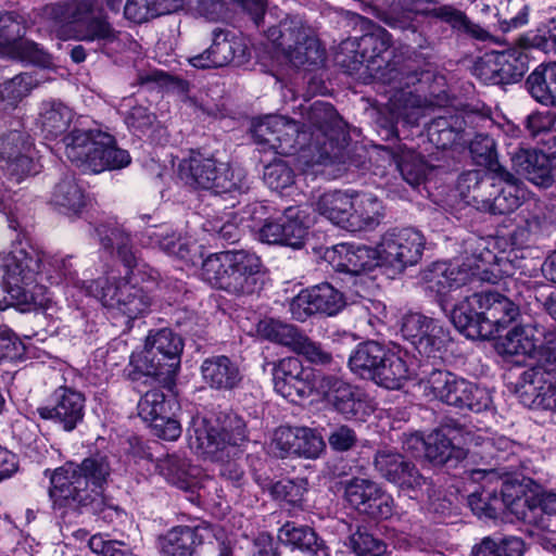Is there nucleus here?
Listing matches in <instances>:
<instances>
[{"instance_id":"nucleus-1","label":"nucleus","mask_w":556,"mask_h":556,"mask_svg":"<svg viewBox=\"0 0 556 556\" xmlns=\"http://www.w3.org/2000/svg\"><path fill=\"white\" fill-rule=\"evenodd\" d=\"M115 460L112 455L97 452L80 463L66 462L50 477L49 495L54 505L101 513L103 491L112 481Z\"/></svg>"},{"instance_id":"nucleus-2","label":"nucleus","mask_w":556,"mask_h":556,"mask_svg":"<svg viewBox=\"0 0 556 556\" xmlns=\"http://www.w3.org/2000/svg\"><path fill=\"white\" fill-rule=\"evenodd\" d=\"M96 0H66L46 5L42 16L62 40L113 42L118 31L103 13L94 14Z\"/></svg>"},{"instance_id":"nucleus-3","label":"nucleus","mask_w":556,"mask_h":556,"mask_svg":"<svg viewBox=\"0 0 556 556\" xmlns=\"http://www.w3.org/2000/svg\"><path fill=\"white\" fill-rule=\"evenodd\" d=\"M43 256L34 249L16 248L0 257L7 279V298L12 306L23 312L48 308L51 302L46 288L37 282L38 276L42 275Z\"/></svg>"},{"instance_id":"nucleus-4","label":"nucleus","mask_w":556,"mask_h":556,"mask_svg":"<svg viewBox=\"0 0 556 556\" xmlns=\"http://www.w3.org/2000/svg\"><path fill=\"white\" fill-rule=\"evenodd\" d=\"M261 258L245 250L210 254L202 263L201 277L212 287L233 295H249L261 287Z\"/></svg>"},{"instance_id":"nucleus-5","label":"nucleus","mask_w":556,"mask_h":556,"mask_svg":"<svg viewBox=\"0 0 556 556\" xmlns=\"http://www.w3.org/2000/svg\"><path fill=\"white\" fill-rule=\"evenodd\" d=\"M184 349L182 340L170 329L151 331L146 339L144 349L130 357L128 377L132 381L141 377H151L163 384L173 382L180 365Z\"/></svg>"},{"instance_id":"nucleus-6","label":"nucleus","mask_w":556,"mask_h":556,"mask_svg":"<svg viewBox=\"0 0 556 556\" xmlns=\"http://www.w3.org/2000/svg\"><path fill=\"white\" fill-rule=\"evenodd\" d=\"M519 47L504 51H491L481 56L475 64V74L484 83L501 85L519 81L529 70L530 59L528 47L544 50L556 46V28L549 29L547 36L518 39Z\"/></svg>"},{"instance_id":"nucleus-7","label":"nucleus","mask_w":556,"mask_h":556,"mask_svg":"<svg viewBox=\"0 0 556 556\" xmlns=\"http://www.w3.org/2000/svg\"><path fill=\"white\" fill-rule=\"evenodd\" d=\"M178 172L185 184L193 188L214 190L216 193H244L249 190L241 169H233L199 150L190 151L189 156L179 163Z\"/></svg>"},{"instance_id":"nucleus-8","label":"nucleus","mask_w":556,"mask_h":556,"mask_svg":"<svg viewBox=\"0 0 556 556\" xmlns=\"http://www.w3.org/2000/svg\"><path fill=\"white\" fill-rule=\"evenodd\" d=\"M357 40L366 60L368 78L378 84H399L397 76L406 79V85L420 81V73L410 63L390 60L392 37L384 28L376 26Z\"/></svg>"},{"instance_id":"nucleus-9","label":"nucleus","mask_w":556,"mask_h":556,"mask_svg":"<svg viewBox=\"0 0 556 556\" xmlns=\"http://www.w3.org/2000/svg\"><path fill=\"white\" fill-rule=\"evenodd\" d=\"M419 384L425 396L460 409L480 413L492 403L486 389L448 370L433 369Z\"/></svg>"},{"instance_id":"nucleus-10","label":"nucleus","mask_w":556,"mask_h":556,"mask_svg":"<svg viewBox=\"0 0 556 556\" xmlns=\"http://www.w3.org/2000/svg\"><path fill=\"white\" fill-rule=\"evenodd\" d=\"M190 446L213 460H224L230 447L248 440L247 425L237 414H225L213 425L206 419H197L188 430Z\"/></svg>"},{"instance_id":"nucleus-11","label":"nucleus","mask_w":556,"mask_h":556,"mask_svg":"<svg viewBox=\"0 0 556 556\" xmlns=\"http://www.w3.org/2000/svg\"><path fill=\"white\" fill-rule=\"evenodd\" d=\"M87 291L99 299L103 306L125 317L127 327L135 319L148 314L152 305L150 294L126 278L100 277L90 281Z\"/></svg>"},{"instance_id":"nucleus-12","label":"nucleus","mask_w":556,"mask_h":556,"mask_svg":"<svg viewBox=\"0 0 556 556\" xmlns=\"http://www.w3.org/2000/svg\"><path fill=\"white\" fill-rule=\"evenodd\" d=\"M269 37L295 67L319 66L326 60V50L300 18L281 21L278 28L269 30Z\"/></svg>"},{"instance_id":"nucleus-13","label":"nucleus","mask_w":556,"mask_h":556,"mask_svg":"<svg viewBox=\"0 0 556 556\" xmlns=\"http://www.w3.org/2000/svg\"><path fill=\"white\" fill-rule=\"evenodd\" d=\"M257 334L266 341L286 346L315 365H329L332 355L313 341L298 327L275 318H264L256 324Z\"/></svg>"},{"instance_id":"nucleus-14","label":"nucleus","mask_w":556,"mask_h":556,"mask_svg":"<svg viewBox=\"0 0 556 556\" xmlns=\"http://www.w3.org/2000/svg\"><path fill=\"white\" fill-rule=\"evenodd\" d=\"M425 244V237L417 229H390L382 235L378 243L380 263L403 270L421 260Z\"/></svg>"},{"instance_id":"nucleus-15","label":"nucleus","mask_w":556,"mask_h":556,"mask_svg":"<svg viewBox=\"0 0 556 556\" xmlns=\"http://www.w3.org/2000/svg\"><path fill=\"white\" fill-rule=\"evenodd\" d=\"M374 467L383 479L408 492L410 497H418L424 491L430 495L429 479L400 453L391 448L378 450L374 457Z\"/></svg>"},{"instance_id":"nucleus-16","label":"nucleus","mask_w":556,"mask_h":556,"mask_svg":"<svg viewBox=\"0 0 556 556\" xmlns=\"http://www.w3.org/2000/svg\"><path fill=\"white\" fill-rule=\"evenodd\" d=\"M345 501L358 513L372 519H388L393 514V500L379 483L354 477L342 482Z\"/></svg>"},{"instance_id":"nucleus-17","label":"nucleus","mask_w":556,"mask_h":556,"mask_svg":"<svg viewBox=\"0 0 556 556\" xmlns=\"http://www.w3.org/2000/svg\"><path fill=\"white\" fill-rule=\"evenodd\" d=\"M252 135L257 144L268 147L278 154H292L296 151L301 136L305 131L300 129L295 121L281 115H268L255 122Z\"/></svg>"},{"instance_id":"nucleus-18","label":"nucleus","mask_w":556,"mask_h":556,"mask_svg":"<svg viewBox=\"0 0 556 556\" xmlns=\"http://www.w3.org/2000/svg\"><path fill=\"white\" fill-rule=\"evenodd\" d=\"M324 374L305 368L298 357H285L273 369L275 390L290 401L304 399L317 391V380Z\"/></svg>"},{"instance_id":"nucleus-19","label":"nucleus","mask_w":556,"mask_h":556,"mask_svg":"<svg viewBox=\"0 0 556 556\" xmlns=\"http://www.w3.org/2000/svg\"><path fill=\"white\" fill-rule=\"evenodd\" d=\"M521 489L511 483L503 484L501 493L496 490L483 489L468 496L471 510L479 517L497 518L506 510L518 519H525L527 500L520 495Z\"/></svg>"},{"instance_id":"nucleus-20","label":"nucleus","mask_w":556,"mask_h":556,"mask_svg":"<svg viewBox=\"0 0 556 556\" xmlns=\"http://www.w3.org/2000/svg\"><path fill=\"white\" fill-rule=\"evenodd\" d=\"M401 334L426 356L440 352L448 341V333L442 325L420 313H407L403 316Z\"/></svg>"},{"instance_id":"nucleus-21","label":"nucleus","mask_w":556,"mask_h":556,"mask_svg":"<svg viewBox=\"0 0 556 556\" xmlns=\"http://www.w3.org/2000/svg\"><path fill=\"white\" fill-rule=\"evenodd\" d=\"M53 405L37 408L40 418L53 420L65 431H72L83 421L85 415V396L83 393L60 387L52 394Z\"/></svg>"},{"instance_id":"nucleus-22","label":"nucleus","mask_w":556,"mask_h":556,"mask_svg":"<svg viewBox=\"0 0 556 556\" xmlns=\"http://www.w3.org/2000/svg\"><path fill=\"white\" fill-rule=\"evenodd\" d=\"M244 46L241 40L222 28L213 30V42L202 53L188 58V62L195 68H216L226 66L236 58L244 56Z\"/></svg>"},{"instance_id":"nucleus-23","label":"nucleus","mask_w":556,"mask_h":556,"mask_svg":"<svg viewBox=\"0 0 556 556\" xmlns=\"http://www.w3.org/2000/svg\"><path fill=\"white\" fill-rule=\"evenodd\" d=\"M493 179L492 191H488L485 203L480 206L481 211L492 214H508L518 208L525 198V190L518 184V179L503 166H498Z\"/></svg>"},{"instance_id":"nucleus-24","label":"nucleus","mask_w":556,"mask_h":556,"mask_svg":"<svg viewBox=\"0 0 556 556\" xmlns=\"http://www.w3.org/2000/svg\"><path fill=\"white\" fill-rule=\"evenodd\" d=\"M345 418H358L364 403L361 393L336 375H323L317 380V391Z\"/></svg>"},{"instance_id":"nucleus-25","label":"nucleus","mask_w":556,"mask_h":556,"mask_svg":"<svg viewBox=\"0 0 556 556\" xmlns=\"http://www.w3.org/2000/svg\"><path fill=\"white\" fill-rule=\"evenodd\" d=\"M399 84H382L388 89L389 110L393 117L402 119L407 125H417L419 119L425 116L428 109L427 101L410 90L413 85H406V79L397 76Z\"/></svg>"},{"instance_id":"nucleus-26","label":"nucleus","mask_w":556,"mask_h":556,"mask_svg":"<svg viewBox=\"0 0 556 556\" xmlns=\"http://www.w3.org/2000/svg\"><path fill=\"white\" fill-rule=\"evenodd\" d=\"M30 136L22 130H11L1 138L0 162L4 161L10 175L21 179L33 169Z\"/></svg>"},{"instance_id":"nucleus-27","label":"nucleus","mask_w":556,"mask_h":556,"mask_svg":"<svg viewBox=\"0 0 556 556\" xmlns=\"http://www.w3.org/2000/svg\"><path fill=\"white\" fill-rule=\"evenodd\" d=\"M513 168L539 187H551L556 181V164L541 151L518 149L511 153Z\"/></svg>"},{"instance_id":"nucleus-28","label":"nucleus","mask_w":556,"mask_h":556,"mask_svg":"<svg viewBox=\"0 0 556 556\" xmlns=\"http://www.w3.org/2000/svg\"><path fill=\"white\" fill-rule=\"evenodd\" d=\"M328 257L339 271L352 275L369 270L380 262L378 245L371 248L355 243L337 244L331 252H328Z\"/></svg>"},{"instance_id":"nucleus-29","label":"nucleus","mask_w":556,"mask_h":556,"mask_svg":"<svg viewBox=\"0 0 556 556\" xmlns=\"http://www.w3.org/2000/svg\"><path fill=\"white\" fill-rule=\"evenodd\" d=\"M306 228L303 223L293 216V208L277 220H266L260 229V239L268 244H280L300 249L304 244Z\"/></svg>"},{"instance_id":"nucleus-30","label":"nucleus","mask_w":556,"mask_h":556,"mask_svg":"<svg viewBox=\"0 0 556 556\" xmlns=\"http://www.w3.org/2000/svg\"><path fill=\"white\" fill-rule=\"evenodd\" d=\"M200 372L203 382L215 391H231L242 381L239 365L226 355H214L205 358Z\"/></svg>"},{"instance_id":"nucleus-31","label":"nucleus","mask_w":556,"mask_h":556,"mask_svg":"<svg viewBox=\"0 0 556 556\" xmlns=\"http://www.w3.org/2000/svg\"><path fill=\"white\" fill-rule=\"evenodd\" d=\"M93 144L96 146L84 167L86 170L98 174L129 165L131 159L128 151L118 148L112 136L97 131Z\"/></svg>"},{"instance_id":"nucleus-32","label":"nucleus","mask_w":556,"mask_h":556,"mask_svg":"<svg viewBox=\"0 0 556 556\" xmlns=\"http://www.w3.org/2000/svg\"><path fill=\"white\" fill-rule=\"evenodd\" d=\"M210 534V527L205 522L174 527L161 540L162 553L164 556H192L195 547Z\"/></svg>"},{"instance_id":"nucleus-33","label":"nucleus","mask_w":556,"mask_h":556,"mask_svg":"<svg viewBox=\"0 0 556 556\" xmlns=\"http://www.w3.org/2000/svg\"><path fill=\"white\" fill-rule=\"evenodd\" d=\"M523 394L532 397V404L556 412V378L543 367H533L521 375Z\"/></svg>"},{"instance_id":"nucleus-34","label":"nucleus","mask_w":556,"mask_h":556,"mask_svg":"<svg viewBox=\"0 0 556 556\" xmlns=\"http://www.w3.org/2000/svg\"><path fill=\"white\" fill-rule=\"evenodd\" d=\"M452 323L470 339H490L489 324L481 314L478 293L466 296L452 311Z\"/></svg>"},{"instance_id":"nucleus-35","label":"nucleus","mask_w":556,"mask_h":556,"mask_svg":"<svg viewBox=\"0 0 556 556\" xmlns=\"http://www.w3.org/2000/svg\"><path fill=\"white\" fill-rule=\"evenodd\" d=\"M478 298L481 314H483L484 321L489 324L490 338L519 315L518 306L510 299L498 292L486 291L478 293Z\"/></svg>"},{"instance_id":"nucleus-36","label":"nucleus","mask_w":556,"mask_h":556,"mask_svg":"<svg viewBox=\"0 0 556 556\" xmlns=\"http://www.w3.org/2000/svg\"><path fill=\"white\" fill-rule=\"evenodd\" d=\"M428 288L437 293H445L469 283L472 275L469 269L447 262H435L422 274Z\"/></svg>"},{"instance_id":"nucleus-37","label":"nucleus","mask_w":556,"mask_h":556,"mask_svg":"<svg viewBox=\"0 0 556 556\" xmlns=\"http://www.w3.org/2000/svg\"><path fill=\"white\" fill-rule=\"evenodd\" d=\"M452 430L447 427L432 431L427 438L426 457L434 465L456 466L465 459L468 453L456 444L455 438L451 435Z\"/></svg>"},{"instance_id":"nucleus-38","label":"nucleus","mask_w":556,"mask_h":556,"mask_svg":"<svg viewBox=\"0 0 556 556\" xmlns=\"http://www.w3.org/2000/svg\"><path fill=\"white\" fill-rule=\"evenodd\" d=\"M542 334L533 325H518L496 341V351L504 356H531Z\"/></svg>"},{"instance_id":"nucleus-39","label":"nucleus","mask_w":556,"mask_h":556,"mask_svg":"<svg viewBox=\"0 0 556 556\" xmlns=\"http://www.w3.org/2000/svg\"><path fill=\"white\" fill-rule=\"evenodd\" d=\"M146 236L150 245L157 247L167 254L186 262H193L198 247L191 238L181 237L165 226H151L147 228Z\"/></svg>"},{"instance_id":"nucleus-40","label":"nucleus","mask_w":556,"mask_h":556,"mask_svg":"<svg viewBox=\"0 0 556 556\" xmlns=\"http://www.w3.org/2000/svg\"><path fill=\"white\" fill-rule=\"evenodd\" d=\"M466 443H475L480 446L479 452L482 457L495 459L500 463L510 462L508 469H516L519 463V454L522 452L521 444L504 435H494L492 438L473 437L467 433L464 439Z\"/></svg>"},{"instance_id":"nucleus-41","label":"nucleus","mask_w":556,"mask_h":556,"mask_svg":"<svg viewBox=\"0 0 556 556\" xmlns=\"http://www.w3.org/2000/svg\"><path fill=\"white\" fill-rule=\"evenodd\" d=\"M419 14L426 17H433L442 23L448 24L453 29L470 35L478 40H485L489 37L486 30L473 24L462 10L450 4H434L427 9H420Z\"/></svg>"},{"instance_id":"nucleus-42","label":"nucleus","mask_w":556,"mask_h":556,"mask_svg":"<svg viewBox=\"0 0 556 556\" xmlns=\"http://www.w3.org/2000/svg\"><path fill=\"white\" fill-rule=\"evenodd\" d=\"M383 216L382 204L371 193L353 194V210L350 211L349 231L375 228Z\"/></svg>"},{"instance_id":"nucleus-43","label":"nucleus","mask_w":556,"mask_h":556,"mask_svg":"<svg viewBox=\"0 0 556 556\" xmlns=\"http://www.w3.org/2000/svg\"><path fill=\"white\" fill-rule=\"evenodd\" d=\"M410 378V370L406 361L399 354L389 350L383 357V362L379 363V367L370 376L369 380L377 386L389 389L399 390Z\"/></svg>"},{"instance_id":"nucleus-44","label":"nucleus","mask_w":556,"mask_h":556,"mask_svg":"<svg viewBox=\"0 0 556 556\" xmlns=\"http://www.w3.org/2000/svg\"><path fill=\"white\" fill-rule=\"evenodd\" d=\"M351 210L353 194L340 190L321 194L315 203V211L318 214L346 230Z\"/></svg>"},{"instance_id":"nucleus-45","label":"nucleus","mask_w":556,"mask_h":556,"mask_svg":"<svg viewBox=\"0 0 556 556\" xmlns=\"http://www.w3.org/2000/svg\"><path fill=\"white\" fill-rule=\"evenodd\" d=\"M531 96L545 105H556V63L538 66L527 78Z\"/></svg>"},{"instance_id":"nucleus-46","label":"nucleus","mask_w":556,"mask_h":556,"mask_svg":"<svg viewBox=\"0 0 556 556\" xmlns=\"http://www.w3.org/2000/svg\"><path fill=\"white\" fill-rule=\"evenodd\" d=\"M388 351L387 346L377 341L363 342L350 356V368L362 378L369 379L379 367V363L383 362Z\"/></svg>"},{"instance_id":"nucleus-47","label":"nucleus","mask_w":556,"mask_h":556,"mask_svg":"<svg viewBox=\"0 0 556 556\" xmlns=\"http://www.w3.org/2000/svg\"><path fill=\"white\" fill-rule=\"evenodd\" d=\"M465 124L457 115L438 116L428 127L429 140L439 149L451 148L462 140Z\"/></svg>"},{"instance_id":"nucleus-48","label":"nucleus","mask_w":556,"mask_h":556,"mask_svg":"<svg viewBox=\"0 0 556 556\" xmlns=\"http://www.w3.org/2000/svg\"><path fill=\"white\" fill-rule=\"evenodd\" d=\"M278 540L285 545L309 552L314 556H327L326 548L320 547L316 533L307 526L286 522L278 531Z\"/></svg>"},{"instance_id":"nucleus-49","label":"nucleus","mask_w":556,"mask_h":556,"mask_svg":"<svg viewBox=\"0 0 556 556\" xmlns=\"http://www.w3.org/2000/svg\"><path fill=\"white\" fill-rule=\"evenodd\" d=\"M51 201L68 215L80 213L86 205L84 190L72 175H66L55 185Z\"/></svg>"},{"instance_id":"nucleus-50","label":"nucleus","mask_w":556,"mask_h":556,"mask_svg":"<svg viewBox=\"0 0 556 556\" xmlns=\"http://www.w3.org/2000/svg\"><path fill=\"white\" fill-rule=\"evenodd\" d=\"M494 177V174L490 176L481 170H468L458 177L457 188L468 203L480 210L482 203H485L488 191H492Z\"/></svg>"},{"instance_id":"nucleus-51","label":"nucleus","mask_w":556,"mask_h":556,"mask_svg":"<svg viewBox=\"0 0 556 556\" xmlns=\"http://www.w3.org/2000/svg\"><path fill=\"white\" fill-rule=\"evenodd\" d=\"M72 111L61 102H46L39 115V125L48 139L63 135L72 121Z\"/></svg>"},{"instance_id":"nucleus-52","label":"nucleus","mask_w":556,"mask_h":556,"mask_svg":"<svg viewBox=\"0 0 556 556\" xmlns=\"http://www.w3.org/2000/svg\"><path fill=\"white\" fill-rule=\"evenodd\" d=\"M101 235V244L104 249L115 250L118 258L128 269L138 265V251L132 244L130 235L122 227H112L105 235Z\"/></svg>"},{"instance_id":"nucleus-53","label":"nucleus","mask_w":556,"mask_h":556,"mask_svg":"<svg viewBox=\"0 0 556 556\" xmlns=\"http://www.w3.org/2000/svg\"><path fill=\"white\" fill-rule=\"evenodd\" d=\"M98 130L74 129L63 138L65 155L77 166L85 167L89 154H91Z\"/></svg>"},{"instance_id":"nucleus-54","label":"nucleus","mask_w":556,"mask_h":556,"mask_svg":"<svg viewBox=\"0 0 556 556\" xmlns=\"http://www.w3.org/2000/svg\"><path fill=\"white\" fill-rule=\"evenodd\" d=\"M316 313L336 315L345 305L343 294L330 283H320L308 289Z\"/></svg>"},{"instance_id":"nucleus-55","label":"nucleus","mask_w":556,"mask_h":556,"mask_svg":"<svg viewBox=\"0 0 556 556\" xmlns=\"http://www.w3.org/2000/svg\"><path fill=\"white\" fill-rule=\"evenodd\" d=\"M523 552V541L516 536L504 538L500 541L484 538L472 548L473 556H522Z\"/></svg>"},{"instance_id":"nucleus-56","label":"nucleus","mask_w":556,"mask_h":556,"mask_svg":"<svg viewBox=\"0 0 556 556\" xmlns=\"http://www.w3.org/2000/svg\"><path fill=\"white\" fill-rule=\"evenodd\" d=\"M336 63L349 74L358 73L364 68L363 75L366 76V60L362 53L357 37L343 40L334 54Z\"/></svg>"},{"instance_id":"nucleus-57","label":"nucleus","mask_w":556,"mask_h":556,"mask_svg":"<svg viewBox=\"0 0 556 556\" xmlns=\"http://www.w3.org/2000/svg\"><path fill=\"white\" fill-rule=\"evenodd\" d=\"M396 166L403 179L410 186L421 184L429 170L424 157L415 151H402L396 157Z\"/></svg>"},{"instance_id":"nucleus-58","label":"nucleus","mask_w":556,"mask_h":556,"mask_svg":"<svg viewBox=\"0 0 556 556\" xmlns=\"http://www.w3.org/2000/svg\"><path fill=\"white\" fill-rule=\"evenodd\" d=\"M170 401L160 389L147 391L138 403V414L144 420L153 422L157 418L170 414Z\"/></svg>"},{"instance_id":"nucleus-59","label":"nucleus","mask_w":556,"mask_h":556,"mask_svg":"<svg viewBox=\"0 0 556 556\" xmlns=\"http://www.w3.org/2000/svg\"><path fill=\"white\" fill-rule=\"evenodd\" d=\"M305 121L309 127H314L319 130L325 137L328 135V130L338 123V114L334 108L324 101H315L306 110Z\"/></svg>"},{"instance_id":"nucleus-60","label":"nucleus","mask_w":556,"mask_h":556,"mask_svg":"<svg viewBox=\"0 0 556 556\" xmlns=\"http://www.w3.org/2000/svg\"><path fill=\"white\" fill-rule=\"evenodd\" d=\"M38 86V79L29 73H22L10 80L0 84V99L15 105L21 99L26 97L31 89Z\"/></svg>"},{"instance_id":"nucleus-61","label":"nucleus","mask_w":556,"mask_h":556,"mask_svg":"<svg viewBox=\"0 0 556 556\" xmlns=\"http://www.w3.org/2000/svg\"><path fill=\"white\" fill-rule=\"evenodd\" d=\"M23 37V26L17 17L9 12H0V55L12 53L15 42Z\"/></svg>"},{"instance_id":"nucleus-62","label":"nucleus","mask_w":556,"mask_h":556,"mask_svg":"<svg viewBox=\"0 0 556 556\" xmlns=\"http://www.w3.org/2000/svg\"><path fill=\"white\" fill-rule=\"evenodd\" d=\"M470 153L476 162L489 167L494 175L497 174L495 142L493 138L484 134H478L470 142Z\"/></svg>"},{"instance_id":"nucleus-63","label":"nucleus","mask_w":556,"mask_h":556,"mask_svg":"<svg viewBox=\"0 0 556 556\" xmlns=\"http://www.w3.org/2000/svg\"><path fill=\"white\" fill-rule=\"evenodd\" d=\"M7 58L43 67L51 64V55L47 51L34 41L24 40L23 37L15 42L12 53L8 54Z\"/></svg>"},{"instance_id":"nucleus-64","label":"nucleus","mask_w":556,"mask_h":556,"mask_svg":"<svg viewBox=\"0 0 556 556\" xmlns=\"http://www.w3.org/2000/svg\"><path fill=\"white\" fill-rule=\"evenodd\" d=\"M350 545L356 556H382L387 552L381 539L361 530L350 536Z\"/></svg>"}]
</instances>
